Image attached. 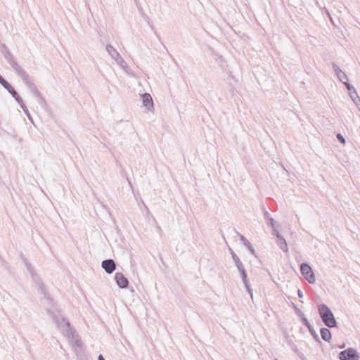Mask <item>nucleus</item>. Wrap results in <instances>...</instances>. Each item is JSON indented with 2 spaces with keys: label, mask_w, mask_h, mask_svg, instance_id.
<instances>
[{
  "label": "nucleus",
  "mask_w": 360,
  "mask_h": 360,
  "mask_svg": "<svg viewBox=\"0 0 360 360\" xmlns=\"http://www.w3.org/2000/svg\"><path fill=\"white\" fill-rule=\"evenodd\" d=\"M47 314L53 319L55 323L61 330L65 337L69 339L72 347L75 345L81 347L82 342L79 339L76 330L71 326L68 320L63 316H59L50 309L46 310Z\"/></svg>",
  "instance_id": "f257e3e1"
},
{
  "label": "nucleus",
  "mask_w": 360,
  "mask_h": 360,
  "mask_svg": "<svg viewBox=\"0 0 360 360\" xmlns=\"http://www.w3.org/2000/svg\"><path fill=\"white\" fill-rule=\"evenodd\" d=\"M318 311L320 318L325 326L330 328L337 327V321L335 316L328 306L321 304L318 306Z\"/></svg>",
  "instance_id": "f03ea898"
},
{
  "label": "nucleus",
  "mask_w": 360,
  "mask_h": 360,
  "mask_svg": "<svg viewBox=\"0 0 360 360\" xmlns=\"http://www.w3.org/2000/svg\"><path fill=\"white\" fill-rule=\"evenodd\" d=\"M22 261L27 268V270L30 274L33 281L37 285L38 289L40 290L41 293H43L47 299H49V295L46 292V288L45 285L43 283L41 278L37 275L35 270L32 266L31 264L29 262L27 258H25L22 255H21Z\"/></svg>",
  "instance_id": "7ed1b4c3"
},
{
  "label": "nucleus",
  "mask_w": 360,
  "mask_h": 360,
  "mask_svg": "<svg viewBox=\"0 0 360 360\" xmlns=\"http://www.w3.org/2000/svg\"><path fill=\"white\" fill-rule=\"evenodd\" d=\"M106 51L110 57L116 61V63L129 75L131 74V70L124 60L117 51L110 44H107L105 47Z\"/></svg>",
  "instance_id": "20e7f679"
},
{
  "label": "nucleus",
  "mask_w": 360,
  "mask_h": 360,
  "mask_svg": "<svg viewBox=\"0 0 360 360\" xmlns=\"http://www.w3.org/2000/svg\"><path fill=\"white\" fill-rule=\"evenodd\" d=\"M302 275L310 283H315V274L311 266L307 262H303L300 266Z\"/></svg>",
  "instance_id": "39448f33"
},
{
  "label": "nucleus",
  "mask_w": 360,
  "mask_h": 360,
  "mask_svg": "<svg viewBox=\"0 0 360 360\" xmlns=\"http://www.w3.org/2000/svg\"><path fill=\"white\" fill-rule=\"evenodd\" d=\"M340 360H359V355L354 348H348L339 354Z\"/></svg>",
  "instance_id": "423d86ee"
},
{
  "label": "nucleus",
  "mask_w": 360,
  "mask_h": 360,
  "mask_svg": "<svg viewBox=\"0 0 360 360\" xmlns=\"http://www.w3.org/2000/svg\"><path fill=\"white\" fill-rule=\"evenodd\" d=\"M0 51L1 54L4 56V58L7 61V63L12 66L15 62V59L13 54L11 53L8 47L4 44H1L0 45Z\"/></svg>",
  "instance_id": "0eeeda50"
},
{
  "label": "nucleus",
  "mask_w": 360,
  "mask_h": 360,
  "mask_svg": "<svg viewBox=\"0 0 360 360\" xmlns=\"http://www.w3.org/2000/svg\"><path fill=\"white\" fill-rule=\"evenodd\" d=\"M116 283L120 288H127L129 286L127 278L121 272H116L115 274Z\"/></svg>",
  "instance_id": "6e6552de"
},
{
  "label": "nucleus",
  "mask_w": 360,
  "mask_h": 360,
  "mask_svg": "<svg viewBox=\"0 0 360 360\" xmlns=\"http://www.w3.org/2000/svg\"><path fill=\"white\" fill-rule=\"evenodd\" d=\"M101 267L105 270L107 274H112L115 268L116 264L113 259H105L101 263Z\"/></svg>",
  "instance_id": "1a4fd4ad"
},
{
  "label": "nucleus",
  "mask_w": 360,
  "mask_h": 360,
  "mask_svg": "<svg viewBox=\"0 0 360 360\" xmlns=\"http://www.w3.org/2000/svg\"><path fill=\"white\" fill-rule=\"evenodd\" d=\"M142 103L148 111L153 109V101L151 96L148 93H144L141 95Z\"/></svg>",
  "instance_id": "9d476101"
},
{
  "label": "nucleus",
  "mask_w": 360,
  "mask_h": 360,
  "mask_svg": "<svg viewBox=\"0 0 360 360\" xmlns=\"http://www.w3.org/2000/svg\"><path fill=\"white\" fill-rule=\"evenodd\" d=\"M333 68L340 82L344 83L348 80L347 75L335 63H333Z\"/></svg>",
  "instance_id": "9b49d317"
},
{
  "label": "nucleus",
  "mask_w": 360,
  "mask_h": 360,
  "mask_svg": "<svg viewBox=\"0 0 360 360\" xmlns=\"http://www.w3.org/2000/svg\"><path fill=\"white\" fill-rule=\"evenodd\" d=\"M238 235L239 236L240 240L243 243V244L247 248V249L250 251V252L255 255V250L252 245L250 243V242L242 234H240L238 233Z\"/></svg>",
  "instance_id": "f8f14e48"
},
{
  "label": "nucleus",
  "mask_w": 360,
  "mask_h": 360,
  "mask_svg": "<svg viewBox=\"0 0 360 360\" xmlns=\"http://www.w3.org/2000/svg\"><path fill=\"white\" fill-rule=\"evenodd\" d=\"M72 347L77 360H89L87 355L83 351L82 345L81 347L75 345Z\"/></svg>",
  "instance_id": "ddd939ff"
},
{
  "label": "nucleus",
  "mask_w": 360,
  "mask_h": 360,
  "mask_svg": "<svg viewBox=\"0 0 360 360\" xmlns=\"http://www.w3.org/2000/svg\"><path fill=\"white\" fill-rule=\"evenodd\" d=\"M264 218L265 222L269 226H274V225H277V226H280L279 224L276 221L273 217L270 215L269 212L264 210Z\"/></svg>",
  "instance_id": "4468645a"
},
{
  "label": "nucleus",
  "mask_w": 360,
  "mask_h": 360,
  "mask_svg": "<svg viewBox=\"0 0 360 360\" xmlns=\"http://www.w3.org/2000/svg\"><path fill=\"white\" fill-rule=\"evenodd\" d=\"M276 244L278 246L285 252H288V247L287 245V242L284 237L283 236H278V238H276Z\"/></svg>",
  "instance_id": "2eb2a0df"
},
{
  "label": "nucleus",
  "mask_w": 360,
  "mask_h": 360,
  "mask_svg": "<svg viewBox=\"0 0 360 360\" xmlns=\"http://www.w3.org/2000/svg\"><path fill=\"white\" fill-rule=\"evenodd\" d=\"M30 91L33 94V95L37 98V101L39 104L42 105L45 103V100L44 99L41 94L37 89L36 85L31 88Z\"/></svg>",
  "instance_id": "dca6fc26"
},
{
  "label": "nucleus",
  "mask_w": 360,
  "mask_h": 360,
  "mask_svg": "<svg viewBox=\"0 0 360 360\" xmlns=\"http://www.w3.org/2000/svg\"><path fill=\"white\" fill-rule=\"evenodd\" d=\"M321 338L326 342H329L331 340V333L328 328H322L320 330Z\"/></svg>",
  "instance_id": "f3484780"
},
{
  "label": "nucleus",
  "mask_w": 360,
  "mask_h": 360,
  "mask_svg": "<svg viewBox=\"0 0 360 360\" xmlns=\"http://www.w3.org/2000/svg\"><path fill=\"white\" fill-rule=\"evenodd\" d=\"M349 96L351 99L356 105L358 110L360 111V98L357 94L356 91L354 89V91L349 92Z\"/></svg>",
  "instance_id": "a211bd4d"
},
{
  "label": "nucleus",
  "mask_w": 360,
  "mask_h": 360,
  "mask_svg": "<svg viewBox=\"0 0 360 360\" xmlns=\"http://www.w3.org/2000/svg\"><path fill=\"white\" fill-rule=\"evenodd\" d=\"M230 251H231V257H232L237 269H239L244 267L243 264L242 263V262L240 261L239 257L236 255V254L232 250H230Z\"/></svg>",
  "instance_id": "6ab92c4d"
},
{
  "label": "nucleus",
  "mask_w": 360,
  "mask_h": 360,
  "mask_svg": "<svg viewBox=\"0 0 360 360\" xmlns=\"http://www.w3.org/2000/svg\"><path fill=\"white\" fill-rule=\"evenodd\" d=\"M238 270V271H239V273L240 274V277L242 278L243 283H245L249 282L248 278V274L246 272V270H245V267H243V268L239 269Z\"/></svg>",
  "instance_id": "aec40b11"
},
{
  "label": "nucleus",
  "mask_w": 360,
  "mask_h": 360,
  "mask_svg": "<svg viewBox=\"0 0 360 360\" xmlns=\"http://www.w3.org/2000/svg\"><path fill=\"white\" fill-rule=\"evenodd\" d=\"M4 89H6L9 94L12 92L15 89L13 87V86L5 79L0 83Z\"/></svg>",
  "instance_id": "412c9836"
},
{
  "label": "nucleus",
  "mask_w": 360,
  "mask_h": 360,
  "mask_svg": "<svg viewBox=\"0 0 360 360\" xmlns=\"http://www.w3.org/2000/svg\"><path fill=\"white\" fill-rule=\"evenodd\" d=\"M4 89H6L9 94L12 92L15 89L13 87V86L5 79L0 83Z\"/></svg>",
  "instance_id": "4be33fe9"
},
{
  "label": "nucleus",
  "mask_w": 360,
  "mask_h": 360,
  "mask_svg": "<svg viewBox=\"0 0 360 360\" xmlns=\"http://www.w3.org/2000/svg\"><path fill=\"white\" fill-rule=\"evenodd\" d=\"M11 67L18 75L25 71L17 62H15Z\"/></svg>",
  "instance_id": "5701e85b"
},
{
  "label": "nucleus",
  "mask_w": 360,
  "mask_h": 360,
  "mask_svg": "<svg viewBox=\"0 0 360 360\" xmlns=\"http://www.w3.org/2000/svg\"><path fill=\"white\" fill-rule=\"evenodd\" d=\"M18 76L21 77L22 80L25 84L30 81V76L26 71H23Z\"/></svg>",
  "instance_id": "b1692460"
},
{
  "label": "nucleus",
  "mask_w": 360,
  "mask_h": 360,
  "mask_svg": "<svg viewBox=\"0 0 360 360\" xmlns=\"http://www.w3.org/2000/svg\"><path fill=\"white\" fill-rule=\"evenodd\" d=\"M248 293L250 295L252 300H253V290L251 288V285L249 283V282L243 283Z\"/></svg>",
  "instance_id": "393cba45"
},
{
  "label": "nucleus",
  "mask_w": 360,
  "mask_h": 360,
  "mask_svg": "<svg viewBox=\"0 0 360 360\" xmlns=\"http://www.w3.org/2000/svg\"><path fill=\"white\" fill-rule=\"evenodd\" d=\"M279 226H277V225H274V226H271L272 229L271 234L275 236L276 238H278V236H281L282 235L279 233L278 230L277 229Z\"/></svg>",
  "instance_id": "a878e982"
},
{
  "label": "nucleus",
  "mask_w": 360,
  "mask_h": 360,
  "mask_svg": "<svg viewBox=\"0 0 360 360\" xmlns=\"http://www.w3.org/2000/svg\"><path fill=\"white\" fill-rule=\"evenodd\" d=\"M22 110L24 111V112L25 113V115H27V118L29 119V120L32 122V123H34L33 122V119L27 108L26 105H24L22 106Z\"/></svg>",
  "instance_id": "bb28decb"
},
{
  "label": "nucleus",
  "mask_w": 360,
  "mask_h": 360,
  "mask_svg": "<svg viewBox=\"0 0 360 360\" xmlns=\"http://www.w3.org/2000/svg\"><path fill=\"white\" fill-rule=\"evenodd\" d=\"M301 319V321L302 322V323L306 326L308 329H309L310 328H311V326H313L310 323L309 321H308V319L306 318V316L304 315L302 317L300 318Z\"/></svg>",
  "instance_id": "cd10ccee"
},
{
  "label": "nucleus",
  "mask_w": 360,
  "mask_h": 360,
  "mask_svg": "<svg viewBox=\"0 0 360 360\" xmlns=\"http://www.w3.org/2000/svg\"><path fill=\"white\" fill-rule=\"evenodd\" d=\"M293 308L296 314H297L300 318L302 317L304 314L301 309H300L295 304L292 303Z\"/></svg>",
  "instance_id": "c85d7f7f"
},
{
  "label": "nucleus",
  "mask_w": 360,
  "mask_h": 360,
  "mask_svg": "<svg viewBox=\"0 0 360 360\" xmlns=\"http://www.w3.org/2000/svg\"><path fill=\"white\" fill-rule=\"evenodd\" d=\"M343 84L345 85V86L349 91V92L354 91V89H355L352 84L347 82V81H346Z\"/></svg>",
  "instance_id": "c756f323"
},
{
  "label": "nucleus",
  "mask_w": 360,
  "mask_h": 360,
  "mask_svg": "<svg viewBox=\"0 0 360 360\" xmlns=\"http://www.w3.org/2000/svg\"><path fill=\"white\" fill-rule=\"evenodd\" d=\"M15 100L18 102V103L20 105L21 108H22V106L26 105L25 104L23 100L22 99V98L20 97V96L18 98H15Z\"/></svg>",
  "instance_id": "7c9ffc66"
},
{
  "label": "nucleus",
  "mask_w": 360,
  "mask_h": 360,
  "mask_svg": "<svg viewBox=\"0 0 360 360\" xmlns=\"http://www.w3.org/2000/svg\"><path fill=\"white\" fill-rule=\"evenodd\" d=\"M337 139H338V141L345 144V139L343 137V136L341 134H337Z\"/></svg>",
  "instance_id": "2f4dec72"
},
{
  "label": "nucleus",
  "mask_w": 360,
  "mask_h": 360,
  "mask_svg": "<svg viewBox=\"0 0 360 360\" xmlns=\"http://www.w3.org/2000/svg\"><path fill=\"white\" fill-rule=\"evenodd\" d=\"M14 98H17L20 96L18 93L14 89L12 92L10 94Z\"/></svg>",
  "instance_id": "473e14b6"
},
{
  "label": "nucleus",
  "mask_w": 360,
  "mask_h": 360,
  "mask_svg": "<svg viewBox=\"0 0 360 360\" xmlns=\"http://www.w3.org/2000/svg\"><path fill=\"white\" fill-rule=\"evenodd\" d=\"M25 84V85L27 86V87L28 89H30L31 88H32V87L35 85V84H34L31 80H30V81H29L28 82H27V83H26V84Z\"/></svg>",
  "instance_id": "72a5a7b5"
},
{
  "label": "nucleus",
  "mask_w": 360,
  "mask_h": 360,
  "mask_svg": "<svg viewBox=\"0 0 360 360\" xmlns=\"http://www.w3.org/2000/svg\"><path fill=\"white\" fill-rule=\"evenodd\" d=\"M311 336L313 337L314 339H315V334H316V332H315V329L314 328L313 326H311V328H310L309 329Z\"/></svg>",
  "instance_id": "f704fd0d"
},
{
  "label": "nucleus",
  "mask_w": 360,
  "mask_h": 360,
  "mask_svg": "<svg viewBox=\"0 0 360 360\" xmlns=\"http://www.w3.org/2000/svg\"><path fill=\"white\" fill-rule=\"evenodd\" d=\"M297 295L299 296L300 298H302L303 297V292H302L301 290H297Z\"/></svg>",
  "instance_id": "c9c22d12"
},
{
  "label": "nucleus",
  "mask_w": 360,
  "mask_h": 360,
  "mask_svg": "<svg viewBox=\"0 0 360 360\" xmlns=\"http://www.w3.org/2000/svg\"><path fill=\"white\" fill-rule=\"evenodd\" d=\"M325 11H326V13H327L328 16L329 17L330 20L331 21V22H333L332 17L330 16V13H329L327 9H325Z\"/></svg>",
  "instance_id": "e433bc0d"
},
{
  "label": "nucleus",
  "mask_w": 360,
  "mask_h": 360,
  "mask_svg": "<svg viewBox=\"0 0 360 360\" xmlns=\"http://www.w3.org/2000/svg\"><path fill=\"white\" fill-rule=\"evenodd\" d=\"M98 360H105V358L102 354H99L98 356Z\"/></svg>",
  "instance_id": "4c0bfd02"
},
{
  "label": "nucleus",
  "mask_w": 360,
  "mask_h": 360,
  "mask_svg": "<svg viewBox=\"0 0 360 360\" xmlns=\"http://www.w3.org/2000/svg\"><path fill=\"white\" fill-rule=\"evenodd\" d=\"M4 79V78L0 75V83Z\"/></svg>",
  "instance_id": "58836bf2"
},
{
  "label": "nucleus",
  "mask_w": 360,
  "mask_h": 360,
  "mask_svg": "<svg viewBox=\"0 0 360 360\" xmlns=\"http://www.w3.org/2000/svg\"><path fill=\"white\" fill-rule=\"evenodd\" d=\"M143 205H144V207H145L146 210L148 212H149V210H148V207H147L145 204H143Z\"/></svg>",
  "instance_id": "ea45409f"
}]
</instances>
